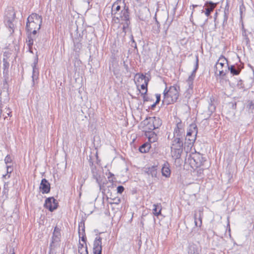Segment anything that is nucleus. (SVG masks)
Returning a JSON list of instances; mask_svg holds the SVG:
<instances>
[{"label": "nucleus", "mask_w": 254, "mask_h": 254, "mask_svg": "<svg viewBox=\"0 0 254 254\" xmlns=\"http://www.w3.org/2000/svg\"><path fill=\"white\" fill-rule=\"evenodd\" d=\"M144 130H153L162 125V121L157 117L146 118L142 122Z\"/></svg>", "instance_id": "39448f33"}, {"label": "nucleus", "mask_w": 254, "mask_h": 254, "mask_svg": "<svg viewBox=\"0 0 254 254\" xmlns=\"http://www.w3.org/2000/svg\"><path fill=\"white\" fill-rule=\"evenodd\" d=\"M185 133L184 124L180 119L176 120V124L174 130V137L183 138Z\"/></svg>", "instance_id": "1a4fd4ad"}, {"label": "nucleus", "mask_w": 254, "mask_h": 254, "mask_svg": "<svg viewBox=\"0 0 254 254\" xmlns=\"http://www.w3.org/2000/svg\"><path fill=\"white\" fill-rule=\"evenodd\" d=\"M152 210L153 214L156 216H158L161 214L162 205L161 203L154 204Z\"/></svg>", "instance_id": "a878e982"}, {"label": "nucleus", "mask_w": 254, "mask_h": 254, "mask_svg": "<svg viewBox=\"0 0 254 254\" xmlns=\"http://www.w3.org/2000/svg\"><path fill=\"white\" fill-rule=\"evenodd\" d=\"M145 173L148 175L151 176L153 178L157 177V166H152L146 168Z\"/></svg>", "instance_id": "b1692460"}, {"label": "nucleus", "mask_w": 254, "mask_h": 254, "mask_svg": "<svg viewBox=\"0 0 254 254\" xmlns=\"http://www.w3.org/2000/svg\"><path fill=\"white\" fill-rule=\"evenodd\" d=\"M179 90L180 87L177 84L171 86L169 88L166 87L163 92V103L168 105L176 102L179 96Z\"/></svg>", "instance_id": "7ed1b4c3"}, {"label": "nucleus", "mask_w": 254, "mask_h": 254, "mask_svg": "<svg viewBox=\"0 0 254 254\" xmlns=\"http://www.w3.org/2000/svg\"><path fill=\"white\" fill-rule=\"evenodd\" d=\"M120 201H121L120 199H118L116 202H114V203L116 204H118L120 203Z\"/></svg>", "instance_id": "603ef678"}, {"label": "nucleus", "mask_w": 254, "mask_h": 254, "mask_svg": "<svg viewBox=\"0 0 254 254\" xmlns=\"http://www.w3.org/2000/svg\"><path fill=\"white\" fill-rule=\"evenodd\" d=\"M210 108L213 107V108L214 109V108H215L212 106V104H210Z\"/></svg>", "instance_id": "4d7b16f0"}, {"label": "nucleus", "mask_w": 254, "mask_h": 254, "mask_svg": "<svg viewBox=\"0 0 254 254\" xmlns=\"http://www.w3.org/2000/svg\"><path fill=\"white\" fill-rule=\"evenodd\" d=\"M161 172L162 176L166 178L170 177L171 175V170L169 168V164L168 163L164 164L162 168Z\"/></svg>", "instance_id": "393cba45"}, {"label": "nucleus", "mask_w": 254, "mask_h": 254, "mask_svg": "<svg viewBox=\"0 0 254 254\" xmlns=\"http://www.w3.org/2000/svg\"><path fill=\"white\" fill-rule=\"evenodd\" d=\"M195 58H196V62H195V68L193 69V70L192 71L191 74L189 76V77H188V78L187 80V84L189 86V88L188 89V91H189V92H190V91H192L193 88V80L195 77L196 71L197 70V69H198V67L199 60H198V56L197 55L195 56Z\"/></svg>", "instance_id": "9b49d317"}, {"label": "nucleus", "mask_w": 254, "mask_h": 254, "mask_svg": "<svg viewBox=\"0 0 254 254\" xmlns=\"http://www.w3.org/2000/svg\"><path fill=\"white\" fill-rule=\"evenodd\" d=\"M28 51L31 53H33L32 51V46L28 47Z\"/></svg>", "instance_id": "8fccbe9b"}, {"label": "nucleus", "mask_w": 254, "mask_h": 254, "mask_svg": "<svg viewBox=\"0 0 254 254\" xmlns=\"http://www.w3.org/2000/svg\"><path fill=\"white\" fill-rule=\"evenodd\" d=\"M205 161L202 155L197 152L190 154L188 158V161L192 168L202 166Z\"/></svg>", "instance_id": "0eeeda50"}, {"label": "nucleus", "mask_w": 254, "mask_h": 254, "mask_svg": "<svg viewBox=\"0 0 254 254\" xmlns=\"http://www.w3.org/2000/svg\"><path fill=\"white\" fill-rule=\"evenodd\" d=\"M243 42L245 44L246 46L250 47V40L248 37V33L246 30H243L242 32Z\"/></svg>", "instance_id": "cd10ccee"}, {"label": "nucleus", "mask_w": 254, "mask_h": 254, "mask_svg": "<svg viewBox=\"0 0 254 254\" xmlns=\"http://www.w3.org/2000/svg\"><path fill=\"white\" fill-rule=\"evenodd\" d=\"M243 66L241 64L228 66V69L233 75H238L240 74Z\"/></svg>", "instance_id": "6ab92c4d"}, {"label": "nucleus", "mask_w": 254, "mask_h": 254, "mask_svg": "<svg viewBox=\"0 0 254 254\" xmlns=\"http://www.w3.org/2000/svg\"><path fill=\"white\" fill-rule=\"evenodd\" d=\"M16 17V13L13 7L8 8L5 13L4 22L9 28L10 33L14 32V25L13 23Z\"/></svg>", "instance_id": "423d86ee"}, {"label": "nucleus", "mask_w": 254, "mask_h": 254, "mask_svg": "<svg viewBox=\"0 0 254 254\" xmlns=\"http://www.w3.org/2000/svg\"><path fill=\"white\" fill-rule=\"evenodd\" d=\"M188 254H201V249L195 244H190L188 248Z\"/></svg>", "instance_id": "4be33fe9"}, {"label": "nucleus", "mask_w": 254, "mask_h": 254, "mask_svg": "<svg viewBox=\"0 0 254 254\" xmlns=\"http://www.w3.org/2000/svg\"><path fill=\"white\" fill-rule=\"evenodd\" d=\"M35 35H33L32 33H28V37L26 40V43L28 47L32 46L33 45L34 38Z\"/></svg>", "instance_id": "2f4dec72"}, {"label": "nucleus", "mask_w": 254, "mask_h": 254, "mask_svg": "<svg viewBox=\"0 0 254 254\" xmlns=\"http://www.w3.org/2000/svg\"><path fill=\"white\" fill-rule=\"evenodd\" d=\"M42 23V17L41 16L36 13H32L27 19L26 26L27 32L35 35L37 31L40 30Z\"/></svg>", "instance_id": "f03ea898"}, {"label": "nucleus", "mask_w": 254, "mask_h": 254, "mask_svg": "<svg viewBox=\"0 0 254 254\" xmlns=\"http://www.w3.org/2000/svg\"><path fill=\"white\" fill-rule=\"evenodd\" d=\"M6 168L7 174L3 175L2 177L6 178V177L7 176V178H9L10 177V174L13 172V166L12 165H6Z\"/></svg>", "instance_id": "72a5a7b5"}, {"label": "nucleus", "mask_w": 254, "mask_h": 254, "mask_svg": "<svg viewBox=\"0 0 254 254\" xmlns=\"http://www.w3.org/2000/svg\"><path fill=\"white\" fill-rule=\"evenodd\" d=\"M151 148V144L150 143H145L142 144L140 147H139V151L141 153H146L149 151Z\"/></svg>", "instance_id": "c756f323"}, {"label": "nucleus", "mask_w": 254, "mask_h": 254, "mask_svg": "<svg viewBox=\"0 0 254 254\" xmlns=\"http://www.w3.org/2000/svg\"><path fill=\"white\" fill-rule=\"evenodd\" d=\"M124 190V188L122 186H119L117 188V192L121 194Z\"/></svg>", "instance_id": "79ce46f5"}, {"label": "nucleus", "mask_w": 254, "mask_h": 254, "mask_svg": "<svg viewBox=\"0 0 254 254\" xmlns=\"http://www.w3.org/2000/svg\"><path fill=\"white\" fill-rule=\"evenodd\" d=\"M146 94H141V95L143 96V101L144 102L145 101H148V99L147 98H146V96H145Z\"/></svg>", "instance_id": "09e8293b"}, {"label": "nucleus", "mask_w": 254, "mask_h": 254, "mask_svg": "<svg viewBox=\"0 0 254 254\" xmlns=\"http://www.w3.org/2000/svg\"><path fill=\"white\" fill-rule=\"evenodd\" d=\"M80 238L81 239L82 241H83V242H84V244H85V245H86V235H85V234H81Z\"/></svg>", "instance_id": "c03bdc74"}, {"label": "nucleus", "mask_w": 254, "mask_h": 254, "mask_svg": "<svg viewBox=\"0 0 254 254\" xmlns=\"http://www.w3.org/2000/svg\"><path fill=\"white\" fill-rule=\"evenodd\" d=\"M198 6V5H197V4H193L192 5V12H191V15H192L193 13V11H194V8L195 7H196Z\"/></svg>", "instance_id": "de8ad7c7"}, {"label": "nucleus", "mask_w": 254, "mask_h": 254, "mask_svg": "<svg viewBox=\"0 0 254 254\" xmlns=\"http://www.w3.org/2000/svg\"><path fill=\"white\" fill-rule=\"evenodd\" d=\"M196 216V215H194L195 225L196 227H200L201 226V225H202V217H201V215L200 214L199 216V218H198V221H197Z\"/></svg>", "instance_id": "e433bc0d"}, {"label": "nucleus", "mask_w": 254, "mask_h": 254, "mask_svg": "<svg viewBox=\"0 0 254 254\" xmlns=\"http://www.w3.org/2000/svg\"><path fill=\"white\" fill-rule=\"evenodd\" d=\"M243 6V4H242L241 6H240V13L241 14H242V7Z\"/></svg>", "instance_id": "864d4df0"}, {"label": "nucleus", "mask_w": 254, "mask_h": 254, "mask_svg": "<svg viewBox=\"0 0 254 254\" xmlns=\"http://www.w3.org/2000/svg\"><path fill=\"white\" fill-rule=\"evenodd\" d=\"M160 24L156 19L155 23L152 28L153 32L155 34H158L160 32Z\"/></svg>", "instance_id": "f704fd0d"}, {"label": "nucleus", "mask_w": 254, "mask_h": 254, "mask_svg": "<svg viewBox=\"0 0 254 254\" xmlns=\"http://www.w3.org/2000/svg\"><path fill=\"white\" fill-rule=\"evenodd\" d=\"M38 63V55H36V56L35 58L34 62L32 64V86H34L35 84L37 83V80L38 79L39 76V68L37 67V64Z\"/></svg>", "instance_id": "ddd939ff"}, {"label": "nucleus", "mask_w": 254, "mask_h": 254, "mask_svg": "<svg viewBox=\"0 0 254 254\" xmlns=\"http://www.w3.org/2000/svg\"><path fill=\"white\" fill-rule=\"evenodd\" d=\"M237 86L239 88H244V86H243L242 83L241 82V81H240L237 84Z\"/></svg>", "instance_id": "49530a36"}, {"label": "nucleus", "mask_w": 254, "mask_h": 254, "mask_svg": "<svg viewBox=\"0 0 254 254\" xmlns=\"http://www.w3.org/2000/svg\"><path fill=\"white\" fill-rule=\"evenodd\" d=\"M58 203L56 201V200L53 197L47 198L45 200L44 206L51 212L56 209L58 207Z\"/></svg>", "instance_id": "2eb2a0df"}, {"label": "nucleus", "mask_w": 254, "mask_h": 254, "mask_svg": "<svg viewBox=\"0 0 254 254\" xmlns=\"http://www.w3.org/2000/svg\"><path fill=\"white\" fill-rule=\"evenodd\" d=\"M224 65L221 63H216L215 68V74H217L220 76H224L226 74L223 70Z\"/></svg>", "instance_id": "5701e85b"}, {"label": "nucleus", "mask_w": 254, "mask_h": 254, "mask_svg": "<svg viewBox=\"0 0 254 254\" xmlns=\"http://www.w3.org/2000/svg\"><path fill=\"white\" fill-rule=\"evenodd\" d=\"M206 6L205 11H204V9L201 10V13H205V15L207 17H208L211 12L214 10V9L216 6V3H213L211 1H207L205 4L204 7Z\"/></svg>", "instance_id": "f3484780"}, {"label": "nucleus", "mask_w": 254, "mask_h": 254, "mask_svg": "<svg viewBox=\"0 0 254 254\" xmlns=\"http://www.w3.org/2000/svg\"><path fill=\"white\" fill-rule=\"evenodd\" d=\"M3 74L4 75H7L8 73V68L9 66V63L5 58L3 59Z\"/></svg>", "instance_id": "c85d7f7f"}, {"label": "nucleus", "mask_w": 254, "mask_h": 254, "mask_svg": "<svg viewBox=\"0 0 254 254\" xmlns=\"http://www.w3.org/2000/svg\"><path fill=\"white\" fill-rule=\"evenodd\" d=\"M4 163L6 165H8L9 164H11L12 162V159L10 155H7L6 157H5L4 159Z\"/></svg>", "instance_id": "58836bf2"}, {"label": "nucleus", "mask_w": 254, "mask_h": 254, "mask_svg": "<svg viewBox=\"0 0 254 254\" xmlns=\"http://www.w3.org/2000/svg\"><path fill=\"white\" fill-rule=\"evenodd\" d=\"M73 43L74 51L76 52H79L82 48V44L79 41H77V39H74Z\"/></svg>", "instance_id": "473e14b6"}, {"label": "nucleus", "mask_w": 254, "mask_h": 254, "mask_svg": "<svg viewBox=\"0 0 254 254\" xmlns=\"http://www.w3.org/2000/svg\"><path fill=\"white\" fill-rule=\"evenodd\" d=\"M109 176H108V179H110V178L111 177H113L114 176V174L113 173H111V172H109Z\"/></svg>", "instance_id": "3c124183"}, {"label": "nucleus", "mask_w": 254, "mask_h": 254, "mask_svg": "<svg viewBox=\"0 0 254 254\" xmlns=\"http://www.w3.org/2000/svg\"><path fill=\"white\" fill-rule=\"evenodd\" d=\"M61 236V229L57 226H56L53 233L52 242L50 245V250L54 249L56 246V243L60 242Z\"/></svg>", "instance_id": "f8f14e48"}, {"label": "nucleus", "mask_w": 254, "mask_h": 254, "mask_svg": "<svg viewBox=\"0 0 254 254\" xmlns=\"http://www.w3.org/2000/svg\"><path fill=\"white\" fill-rule=\"evenodd\" d=\"M193 128L194 131H190V130L188 131L185 138L186 141L185 143H188V146H190V147H191L195 140V136L197 133L196 127L193 126Z\"/></svg>", "instance_id": "4468645a"}, {"label": "nucleus", "mask_w": 254, "mask_h": 254, "mask_svg": "<svg viewBox=\"0 0 254 254\" xmlns=\"http://www.w3.org/2000/svg\"><path fill=\"white\" fill-rule=\"evenodd\" d=\"M50 184L46 179H43L41 181L40 189L42 193H48L50 191Z\"/></svg>", "instance_id": "a211bd4d"}, {"label": "nucleus", "mask_w": 254, "mask_h": 254, "mask_svg": "<svg viewBox=\"0 0 254 254\" xmlns=\"http://www.w3.org/2000/svg\"><path fill=\"white\" fill-rule=\"evenodd\" d=\"M84 248H85V247L84 246V243L82 244L79 242V244H78V250L82 249H84Z\"/></svg>", "instance_id": "a18cd8bd"}, {"label": "nucleus", "mask_w": 254, "mask_h": 254, "mask_svg": "<svg viewBox=\"0 0 254 254\" xmlns=\"http://www.w3.org/2000/svg\"><path fill=\"white\" fill-rule=\"evenodd\" d=\"M122 3L121 0H117L112 4L111 9V16L121 12V4Z\"/></svg>", "instance_id": "412c9836"}, {"label": "nucleus", "mask_w": 254, "mask_h": 254, "mask_svg": "<svg viewBox=\"0 0 254 254\" xmlns=\"http://www.w3.org/2000/svg\"><path fill=\"white\" fill-rule=\"evenodd\" d=\"M183 138L174 137L171 146L172 157L177 159L181 157L183 151Z\"/></svg>", "instance_id": "20e7f679"}, {"label": "nucleus", "mask_w": 254, "mask_h": 254, "mask_svg": "<svg viewBox=\"0 0 254 254\" xmlns=\"http://www.w3.org/2000/svg\"><path fill=\"white\" fill-rule=\"evenodd\" d=\"M139 76L137 79V86L138 88L140 86V88L142 90L141 94H146L147 92V85L149 82V78L143 74H138Z\"/></svg>", "instance_id": "6e6552de"}, {"label": "nucleus", "mask_w": 254, "mask_h": 254, "mask_svg": "<svg viewBox=\"0 0 254 254\" xmlns=\"http://www.w3.org/2000/svg\"><path fill=\"white\" fill-rule=\"evenodd\" d=\"M92 174L93 178L96 180V183L98 184L100 190L105 187L106 184V180L104 176H101L100 173L97 171L96 169L92 170Z\"/></svg>", "instance_id": "9d476101"}, {"label": "nucleus", "mask_w": 254, "mask_h": 254, "mask_svg": "<svg viewBox=\"0 0 254 254\" xmlns=\"http://www.w3.org/2000/svg\"><path fill=\"white\" fill-rule=\"evenodd\" d=\"M78 252L80 254H88L87 246L84 249L78 250Z\"/></svg>", "instance_id": "ea45409f"}, {"label": "nucleus", "mask_w": 254, "mask_h": 254, "mask_svg": "<svg viewBox=\"0 0 254 254\" xmlns=\"http://www.w3.org/2000/svg\"><path fill=\"white\" fill-rule=\"evenodd\" d=\"M217 63H221L223 65H224V64H227V65L228 66V60L223 55H221Z\"/></svg>", "instance_id": "4c0bfd02"}, {"label": "nucleus", "mask_w": 254, "mask_h": 254, "mask_svg": "<svg viewBox=\"0 0 254 254\" xmlns=\"http://www.w3.org/2000/svg\"><path fill=\"white\" fill-rule=\"evenodd\" d=\"M11 111L9 107H6L4 110V113L2 114V116L5 119L7 117H11Z\"/></svg>", "instance_id": "c9c22d12"}, {"label": "nucleus", "mask_w": 254, "mask_h": 254, "mask_svg": "<svg viewBox=\"0 0 254 254\" xmlns=\"http://www.w3.org/2000/svg\"><path fill=\"white\" fill-rule=\"evenodd\" d=\"M157 104H156V102L154 103L153 105H151V108L153 109L156 105Z\"/></svg>", "instance_id": "5fc2aeb1"}, {"label": "nucleus", "mask_w": 254, "mask_h": 254, "mask_svg": "<svg viewBox=\"0 0 254 254\" xmlns=\"http://www.w3.org/2000/svg\"><path fill=\"white\" fill-rule=\"evenodd\" d=\"M85 234V224L84 221H81L78 224V235L80 239L81 234Z\"/></svg>", "instance_id": "7c9ffc66"}, {"label": "nucleus", "mask_w": 254, "mask_h": 254, "mask_svg": "<svg viewBox=\"0 0 254 254\" xmlns=\"http://www.w3.org/2000/svg\"><path fill=\"white\" fill-rule=\"evenodd\" d=\"M10 252H11V253L10 254H14V250L13 249H12V250H10Z\"/></svg>", "instance_id": "6e6d98bb"}, {"label": "nucleus", "mask_w": 254, "mask_h": 254, "mask_svg": "<svg viewBox=\"0 0 254 254\" xmlns=\"http://www.w3.org/2000/svg\"><path fill=\"white\" fill-rule=\"evenodd\" d=\"M229 15V4L227 2L224 10L223 24L226 23Z\"/></svg>", "instance_id": "bb28decb"}, {"label": "nucleus", "mask_w": 254, "mask_h": 254, "mask_svg": "<svg viewBox=\"0 0 254 254\" xmlns=\"http://www.w3.org/2000/svg\"><path fill=\"white\" fill-rule=\"evenodd\" d=\"M112 18L113 24L122 25L123 31L126 32L130 23L128 7L125 4L121 12L112 16Z\"/></svg>", "instance_id": "f257e3e1"}, {"label": "nucleus", "mask_w": 254, "mask_h": 254, "mask_svg": "<svg viewBox=\"0 0 254 254\" xmlns=\"http://www.w3.org/2000/svg\"><path fill=\"white\" fill-rule=\"evenodd\" d=\"M102 238L96 237L93 244V254H102Z\"/></svg>", "instance_id": "dca6fc26"}, {"label": "nucleus", "mask_w": 254, "mask_h": 254, "mask_svg": "<svg viewBox=\"0 0 254 254\" xmlns=\"http://www.w3.org/2000/svg\"><path fill=\"white\" fill-rule=\"evenodd\" d=\"M254 104L252 101H248V105H247V108L249 110H253L254 109Z\"/></svg>", "instance_id": "a19ab883"}, {"label": "nucleus", "mask_w": 254, "mask_h": 254, "mask_svg": "<svg viewBox=\"0 0 254 254\" xmlns=\"http://www.w3.org/2000/svg\"><path fill=\"white\" fill-rule=\"evenodd\" d=\"M145 135L147 137L150 143L155 142L158 139V136L153 130H146Z\"/></svg>", "instance_id": "aec40b11"}, {"label": "nucleus", "mask_w": 254, "mask_h": 254, "mask_svg": "<svg viewBox=\"0 0 254 254\" xmlns=\"http://www.w3.org/2000/svg\"><path fill=\"white\" fill-rule=\"evenodd\" d=\"M155 96L156 98V104H158L160 101L161 99V95L160 94H156Z\"/></svg>", "instance_id": "37998d69"}]
</instances>
